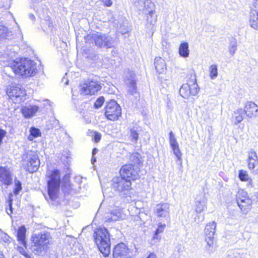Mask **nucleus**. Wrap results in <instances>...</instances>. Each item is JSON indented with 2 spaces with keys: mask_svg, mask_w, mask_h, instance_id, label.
I'll return each mask as SVG.
<instances>
[{
  "mask_svg": "<svg viewBox=\"0 0 258 258\" xmlns=\"http://www.w3.org/2000/svg\"><path fill=\"white\" fill-rule=\"evenodd\" d=\"M66 84H68V81H67L66 83Z\"/></svg>",
  "mask_w": 258,
  "mask_h": 258,
  "instance_id": "680f3d73",
  "label": "nucleus"
},
{
  "mask_svg": "<svg viewBox=\"0 0 258 258\" xmlns=\"http://www.w3.org/2000/svg\"><path fill=\"white\" fill-rule=\"evenodd\" d=\"M173 154L177 158V161H181L182 160V153L180 150L179 145L171 148Z\"/></svg>",
  "mask_w": 258,
  "mask_h": 258,
  "instance_id": "f704fd0d",
  "label": "nucleus"
},
{
  "mask_svg": "<svg viewBox=\"0 0 258 258\" xmlns=\"http://www.w3.org/2000/svg\"><path fill=\"white\" fill-rule=\"evenodd\" d=\"M7 93L9 98L15 103H20L26 99V90L20 84H12Z\"/></svg>",
  "mask_w": 258,
  "mask_h": 258,
  "instance_id": "0eeeda50",
  "label": "nucleus"
},
{
  "mask_svg": "<svg viewBox=\"0 0 258 258\" xmlns=\"http://www.w3.org/2000/svg\"><path fill=\"white\" fill-rule=\"evenodd\" d=\"M155 69L159 74L163 73L166 69L165 60L160 57H157L154 59Z\"/></svg>",
  "mask_w": 258,
  "mask_h": 258,
  "instance_id": "4be33fe9",
  "label": "nucleus"
},
{
  "mask_svg": "<svg viewBox=\"0 0 258 258\" xmlns=\"http://www.w3.org/2000/svg\"><path fill=\"white\" fill-rule=\"evenodd\" d=\"M188 83H189L190 95H197L199 92L200 88L197 84L196 77L194 76V79L189 81Z\"/></svg>",
  "mask_w": 258,
  "mask_h": 258,
  "instance_id": "393cba45",
  "label": "nucleus"
},
{
  "mask_svg": "<svg viewBox=\"0 0 258 258\" xmlns=\"http://www.w3.org/2000/svg\"><path fill=\"white\" fill-rule=\"evenodd\" d=\"M13 196L12 194H10L7 201V205L6 208V211L9 215H11L13 213Z\"/></svg>",
  "mask_w": 258,
  "mask_h": 258,
  "instance_id": "7c9ffc66",
  "label": "nucleus"
},
{
  "mask_svg": "<svg viewBox=\"0 0 258 258\" xmlns=\"http://www.w3.org/2000/svg\"><path fill=\"white\" fill-rule=\"evenodd\" d=\"M237 49V42L235 39L230 41L229 44V53L233 55Z\"/></svg>",
  "mask_w": 258,
  "mask_h": 258,
  "instance_id": "e433bc0d",
  "label": "nucleus"
},
{
  "mask_svg": "<svg viewBox=\"0 0 258 258\" xmlns=\"http://www.w3.org/2000/svg\"><path fill=\"white\" fill-rule=\"evenodd\" d=\"M29 18L31 20H34L35 19V16L34 15H33L32 14H29Z\"/></svg>",
  "mask_w": 258,
  "mask_h": 258,
  "instance_id": "4d7b16f0",
  "label": "nucleus"
},
{
  "mask_svg": "<svg viewBox=\"0 0 258 258\" xmlns=\"http://www.w3.org/2000/svg\"><path fill=\"white\" fill-rule=\"evenodd\" d=\"M139 2L141 1L142 3H143L145 5V7H146V6L147 5H148L150 4L152 6H153L154 4H152L151 2V0H137Z\"/></svg>",
  "mask_w": 258,
  "mask_h": 258,
  "instance_id": "603ef678",
  "label": "nucleus"
},
{
  "mask_svg": "<svg viewBox=\"0 0 258 258\" xmlns=\"http://www.w3.org/2000/svg\"><path fill=\"white\" fill-rule=\"evenodd\" d=\"M226 258H241L240 254L237 252H230Z\"/></svg>",
  "mask_w": 258,
  "mask_h": 258,
  "instance_id": "c03bdc74",
  "label": "nucleus"
},
{
  "mask_svg": "<svg viewBox=\"0 0 258 258\" xmlns=\"http://www.w3.org/2000/svg\"><path fill=\"white\" fill-rule=\"evenodd\" d=\"M46 175L49 177L47 181V192L49 199L55 201L58 198L60 184V172L58 170H50Z\"/></svg>",
  "mask_w": 258,
  "mask_h": 258,
  "instance_id": "20e7f679",
  "label": "nucleus"
},
{
  "mask_svg": "<svg viewBox=\"0 0 258 258\" xmlns=\"http://www.w3.org/2000/svg\"><path fill=\"white\" fill-rule=\"evenodd\" d=\"M104 98L103 96L99 97L94 103V107L95 108H100L104 102Z\"/></svg>",
  "mask_w": 258,
  "mask_h": 258,
  "instance_id": "a19ab883",
  "label": "nucleus"
},
{
  "mask_svg": "<svg viewBox=\"0 0 258 258\" xmlns=\"http://www.w3.org/2000/svg\"><path fill=\"white\" fill-rule=\"evenodd\" d=\"M6 134L7 132L5 130L0 129V145L2 144L3 140L6 136Z\"/></svg>",
  "mask_w": 258,
  "mask_h": 258,
  "instance_id": "49530a36",
  "label": "nucleus"
},
{
  "mask_svg": "<svg viewBox=\"0 0 258 258\" xmlns=\"http://www.w3.org/2000/svg\"><path fill=\"white\" fill-rule=\"evenodd\" d=\"M159 234L155 232V233L153 236L152 240L153 243H155L159 240L160 237L158 236Z\"/></svg>",
  "mask_w": 258,
  "mask_h": 258,
  "instance_id": "09e8293b",
  "label": "nucleus"
},
{
  "mask_svg": "<svg viewBox=\"0 0 258 258\" xmlns=\"http://www.w3.org/2000/svg\"><path fill=\"white\" fill-rule=\"evenodd\" d=\"M258 163V160L255 159H248V166L250 169H253L256 164Z\"/></svg>",
  "mask_w": 258,
  "mask_h": 258,
  "instance_id": "79ce46f5",
  "label": "nucleus"
},
{
  "mask_svg": "<svg viewBox=\"0 0 258 258\" xmlns=\"http://www.w3.org/2000/svg\"><path fill=\"white\" fill-rule=\"evenodd\" d=\"M131 184L130 179H126L121 175L112 179V188L119 192L128 191L131 188Z\"/></svg>",
  "mask_w": 258,
  "mask_h": 258,
  "instance_id": "9b49d317",
  "label": "nucleus"
},
{
  "mask_svg": "<svg viewBox=\"0 0 258 258\" xmlns=\"http://www.w3.org/2000/svg\"><path fill=\"white\" fill-rule=\"evenodd\" d=\"M96 76L89 78L81 85V92L85 95H94L102 88L103 85Z\"/></svg>",
  "mask_w": 258,
  "mask_h": 258,
  "instance_id": "423d86ee",
  "label": "nucleus"
},
{
  "mask_svg": "<svg viewBox=\"0 0 258 258\" xmlns=\"http://www.w3.org/2000/svg\"><path fill=\"white\" fill-rule=\"evenodd\" d=\"M179 54L183 57H187L189 55L188 44L187 42H182L179 48Z\"/></svg>",
  "mask_w": 258,
  "mask_h": 258,
  "instance_id": "bb28decb",
  "label": "nucleus"
},
{
  "mask_svg": "<svg viewBox=\"0 0 258 258\" xmlns=\"http://www.w3.org/2000/svg\"><path fill=\"white\" fill-rule=\"evenodd\" d=\"M144 13L147 15V27L151 30H153L156 24L157 20V15L155 11L152 9H147L145 8Z\"/></svg>",
  "mask_w": 258,
  "mask_h": 258,
  "instance_id": "f3484780",
  "label": "nucleus"
},
{
  "mask_svg": "<svg viewBox=\"0 0 258 258\" xmlns=\"http://www.w3.org/2000/svg\"><path fill=\"white\" fill-rule=\"evenodd\" d=\"M250 26L255 30L258 29V0L253 2L249 14Z\"/></svg>",
  "mask_w": 258,
  "mask_h": 258,
  "instance_id": "4468645a",
  "label": "nucleus"
},
{
  "mask_svg": "<svg viewBox=\"0 0 258 258\" xmlns=\"http://www.w3.org/2000/svg\"><path fill=\"white\" fill-rule=\"evenodd\" d=\"M22 162L24 170L30 173L37 171L40 164L36 152L32 150L26 151L23 155Z\"/></svg>",
  "mask_w": 258,
  "mask_h": 258,
  "instance_id": "39448f33",
  "label": "nucleus"
},
{
  "mask_svg": "<svg viewBox=\"0 0 258 258\" xmlns=\"http://www.w3.org/2000/svg\"><path fill=\"white\" fill-rule=\"evenodd\" d=\"M209 75L211 79H214L218 76V68L216 64H212L209 68Z\"/></svg>",
  "mask_w": 258,
  "mask_h": 258,
  "instance_id": "72a5a7b5",
  "label": "nucleus"
},
{
  "mask_svg": "<svg viewBox=\"0 0 258 258\" xmlns=\"http://www.w3.org/2000/svg\"><path fill=\"white\" fill-rule=\"evenodd\" d=\"M243 194L242 198H240L239 197L237 199V204L241 210H242L243 208L246 207L251 204V200L244 196L246 194L245 192Z\"/></svg>",
  "mask_w": 258,
  "mask_h": 258,
  "instance_id": "b1692460",
  "label": "nucleus"
},
{
  "mask_svg": "<svg viewBox=\"0 0 258 258\" xmlns=\"http://www.w3.org/2000/svg\"><path fill=\"white\" fill-rule=\"evenodd\" d=\"M120 217V213L118 210H113L111 211L109 215L104 217L106 222H115L118 220Z\"/></svg>",
  "mask_w": 258,
  "mask_h": 258,
  "instance_id": "5701e85b",
  "label": "nucleus"
},
{
  "mask_svg": "<svg viewBox=\"0 0 258 258\" xmlns=\"http://www.w3.org/2000/svg\"><path fill=\"white\" fill-rule=\"evenodd\" d=\"M165 226V224L159 223L158 228L155 232L158 234L162 233L164 231Z\"/></svg>",
  "mask_w": 258,
  "mask_h": 258,
  "instance_id": "37998d69",
  "label": "nucleus"
},
{
  "mask_svg": "<svg viewBox=\"0 0 258 258\" xmlns=\"http://www.w3.org/2000/svg\"><path fill=\"white\" fill-rule=\"evenodd\" d=\"M10 237L6 233H4L2 236V240L5 242H8L10 241Z\"/></svg>",
  "mask_w": 258,
  "mask_h": 258,
  "instance_id": "8fccbe9b",
  "label": "nucleus"
},
{
  "mask_svg": "<svg viewBox=\"0 0 258 258\" xmlns=\"http://www.w3.org/2000/svg\"><path fill=\"white\" fill-rule=\"evenodd\" d=\"M130 159L133 165H137L139 167L141 163L140 155L139 154L135 153L131 155Z\"/></svg>",
  "mask_w": 258,
  "mask_h": 258,
  "instance_id": "473e14b6",
  "label": "nucleus"
},
{
  "mask_svg": "<svg viewBox=\"0 0 258 258\" xmlns=\"http://www.w3.org/2000/svg\"><path fill=\"white\" fill-rule=\"evenodd\" d=\"M121 115V107L114 100L107 102L105 107V115L110 120H117Z\"/></svg>",
  "mask_w": 258,
  "mask_h": 258,
  "instance_id": "1a4fd4ad",
  "label": "nucleus"
},
{
  "mask_svg": "<svg viewBox=\"0 0 258 258\" xmlns=\"http://www.w3.org/2000/svg\"><path fill=\"white\" fill-rule=\"evenodd\" d=\"M255 159L258 160V157L256 153L254 151H251L249 154L248 159Z\"/></svg>",
  "mask_w": 258,
  "mask_h": 258,
  "instance_id": "de8ad7c7",
  "label": "nucleus"
},
{
  "mask_svg": "<svg viewBox=\"0 0 258 258\" xmlns=\"http://www.w3.org/2000/svg\"><path fill=\"white\" fill-rule=\"evenodd\" d=\"M130 133L131 138H132L131 140L135 143H137L139 138L137 131L135 128H132L130 131Z\"/></svg>",
  "mask_w": 258,
  "mask_h": 258,
  "instance_id": "58836bf2",
  "label": "nucleus"
},
{
  "mask_svg": "<svg viewBox=\"0 0 258 258\" xmlns=\"http://www.w3.org/2000/svg\"><path fill=\"white\" fill-rule=\"evenodd\" d=\"M98 150L97 149V148H94L92 150V156H94V155H95L98 152Z\"/></svg>",
  "mask_w": 258,
  "mask_h": 258,
  "instance_id": "5fc2aeb1",
  "label": "nucleus"
},
{
  "mask_svg": "<svg viewBox=\"0 0 258 258\" xmlns=\"http://www.w3.org/2000/svg\"><path fill=\"white\" fill-rule=\"evenodd\" d=\"M139 167L132 164H125L120 170V174L126 179L135 180L139 177Z\"/></svg>",
  "mask_w": 258,
  "mask_h": 258,
  "instance_id": "f8f14e48",
  "label": "nucleus"
},
{
  "mask_svg": "<svg viewBox=\"0 0 258 258\" xmlns=\"http://www.w3.org/2000/svg\"><path fill=\"white\" fill-rule=\"evenodd\" d=\"M10 39V32L6 27L0 25V39Z\"/></svg>",
  "mask_w": 258,
  "mask_h": 258,
  "instance_id": "2f4dec72",
  "label": "nucleus"
},
{
  "mask_svg": "<svg viewBox=\"0 0 258 258\" xmlns=\"http://www.w3.org/2000/svg\"><path fill=\"white\" fill-rule=\"evenodd\" d=\"M169 143L171 147L172 148L178 146V144L172 131H170V132L169 134Z\"/></svg>",
  "mask_w": 258,
  "mask_h": 258,
  "instance_id": "c9c22d12",
  "label": "nucleus"
},
{
  "mask_svg": "<svg viewBox=\"0 0 258 258\" xmlns=\"http://www.w3.org/2000/svg\"><path fill=\"white\" fill-rule=\"evenodd\" d=\"M41 136V132L39 129L35 127H32L30 129V135L28 137L29 141H33L34 138Z\"/></svg>",
  "mask_w": 258,
  "mask_h": 258,
  "instance_id": "c756f323",
  "label": "nucleus"
},
{
  "mask_svg": "<svg viewBox=\"0 0 258 258\" xmlns=\"http://www.w3.org/2000/svg\"><path fill=\"white\" fill-rule=\"evenodd\" d=\"M24 256L25 257V258H31L30 255H29L28 253H27L26 255H25Z\"/></svg>",
  "mask_w": 258,
  "mask_h": 258,
  "instance_id": "bf43d9fd",
  "label": "nucleus"
},
{
  "mask_svg": "<svg viewBox=\"0 0 258 258\" xmlns=\"http://www.w3.org/2000/svg\"><path fill=\"white\" fill-rule=\"evenodd\" d=\"M0 258H4V255L1 254V255H0Z\"/></svg>",
  "mask_w": 258,
  "mask_h": 258,
  "instance_id": "052dcab7",
  "label": "nucleus"
},
{
  "mask_svg": "<svg viewBox=\"0 0 258 258\" xmlns=\"http://www.w3.org/2000/svg\"><path fill=\"white\" fill-rule=\"evenodd\" d=\"M37 105H29L24 106L22 108V112L25 117L30 118L32 117L38 110Z\"/></svg>",
  "mask_w": 258,
  "mask_h": 258,
  "instance_id": "aec40b11",
  "label": "nucleus"
},
{
  "mask_svg": "<svg viewBox=\"0 0 258 258\" xmlns=\"http://www.w3.org/2000/svg\"><path fill=\"white\" fill-rule=\"evenodd\" d=\"M216 223L213 221L206 225L204 232L205 235V241L207 242L206 249L208 254H210L214 251L213 248L214 235L215 233Z\"/></svg>",
  "mask_w": 258,
  "mask_h": 258,
  "instance_id": "6e6552de",
  "label": "nucleus"
},
{
  "mask_svg": "<svg viewBox=\"0 0 258 258\" xmlns=\"http://www.w3.org/2000/svg\"><path fill=\"white\" fill-rule=\"evenodd\" d=\"M90 38L91 40L99 48H112L114 44L113 38L110 36L97 33L93 34Z\"/></svg>",
  "mask_w": 258,
  "mask_h": 258,
  "instance_id": "9d476101",
  "label": "nucleus"
},
{
  "mask_svg": "<svg viewBox=\"0 0 258 258\" xmlns=\"http://www.w3.org/2000/svg\"><path fill=\"white\" fill-rule=\"evenodd\" d=\"M238 176L240 180L243 181H248V185L252 184V180L249 178V175L247 173L246 171L243 170H240L238 173Z\"/></svg>",
  "mask_w": 258,
  "mask_h": 258,
  "instance_id": "c85d7f7f",
  "label": "nucleus"
},
{
  "mask_svg": "<svg viewBox=\"0 0 258 258\" xmlns=\"http://www.w3.org/2000/svg\"><path fill=\"white\" fill-rule=\"evenodd\" d=\"M26 249H27V246H26V247H25V248H24L23 247H21V246H18V250L19 252L21 254L23 255L24 256L26 255V254L27 253Z\"/></svg>",
  "mask_w": 258,
  "mask_h": 258,
  "instance_id": "a18cd8bd",
  "label": "nucleus"
},
{
  "mask_svg": "<svg viewBox=\"0 0 258 258\" xmlns=\"http://www.w3.org/2000/svg\"><path fill=\"white\" fill-rule=\"evenodd\" d=\"M12 173L7 167H0V181L7 186L12 183Z\"/></svg>",
  "mask_w": 258,
  "mask_h": 258,
  "instance_id": "2eb2a0df",
  "label": "nucleus"
},
{
  "mask_svg": "<svg viewBox=\"0 0 258 258\" xmlns=\"http://www.w3.org/2000/svg\"><path fill=\"white\" fill-rule=\"evenodd\" d=\"M154 212L159 217L168 218L169 217V205L168 203H161L156 205Z\"/></svg>",
  "mask_w": 258,
  "mask_h": 258,
  "instance_id": "dca6fc26",
  "label": "nucleus"
},
{
  "mask_svg": "<svg viewBox=\"0 0 258 258\" xmlns=\"http://www.w3.org/2000/svg\"><path fill=\"white\" fill-rule=\"evenodd\" d=\"M51 235L47 231H43L31 236L32 245L31 249L35 254L40 255L47 248L51 239Z\"/></svg>",
  "mask_w": 258,
  "mask_h": 258,
  "instance_id": "7ed1b4c3",
  "label": "nucleus"
},
{
  "mask_svg": "<svg viewBox=\"0 0 258 258\" xmlns=\"http://www.w3.org/2000/svg\"><path fill=\"white\" fill-rule=\"evenodd\" d=\"M94 241L100 251L106 257L110 253V235L108 230L99 228L94 233Z\"/></svg>",
  "mask_w": 258,
  "mask_h": 258,
  "instance_id": "f03ea898",
  "label": "nucleus"
},
{
  "mask_svg": "<svg viewBox=\"0 0 258 258\" xmlns=\"http://www.w3.org/2000/svg\"><path fill=\"white\" fill-rule=\"evenodd\" d=\"M26 227L24 225H22L19 228L17 233L18 241L25 247L26 246Z\"/></svg>",
  "mask_w": 258,
  "mask_h": 258,
  "instance_id": "412c9836",
  "label": "nucleus"
},
{
  "mask_svg": "<svg viewBox=\"0 0 258 258\" xmlns=\"http://www.w3.org/2000/svg\"><path fill=\"white\" fill-rule=\"evenodd\" d=\"M244 111L247 117L251 118L256 116V113L258 112V106L254 102L249 101L245 104Z\"/></svg>",
  "mask_w": 258,
  "mask_h": 258,
  "instance_id": "a211bd4d",
  "label": "nucleus"
},
{
  "mask_svg": "<svg viewBox=\"0 0 258 258\" xmlns=\"http://www.w3.org/2000/svg\"><path fill=\"white\" fill-rule=\"evenodd\" d=\"M189 83L183 84L180 90L179 93L184 98H188L190 96Z\"/></svg>",
  "mask_w": 258,
  "mask_h": 258,
  "instance_id": "a878e982",
  "label": "nucleus"
},
{
  "mask_svg": "<svg viewBox=\"0 0 258 258\" xmlns=\"http://www.w3.org/2000/svg\"><path fill=\"white\" fill-rule=\"evenodd\" d=\"M91 161H92V164H93L94 162H96V158L94 157V156H92Z\"/></svg>",
  "mask_w": 258,
  "mask_h": 258,
  "instance_id": "13d9d810",
  "label": "nucleus"
},
{
  "mask_svg": "<svg viewBox=\"0 0 258 258\" xmlns=\"http://www.w3.org/2000/svg\"><path fill=\"white\" fill-rule=\"evenodd\" d=\"M205 208V205L203 202H197L196 205V212L197 213H201L204 210Z\"/></svg>",
  "mask_w": 258,
  "mask_h": 258,
  "instance_id": "ea45409f",
  "label": "nucleus"
},
{
  "mask_svg": "<svg viewBox=\"0 0 258 258\" xmlns=\"http://www.w3.org/2000/svg\"><path fill=\"white\" fill-rule=\"evenodd\" d=\"M127 87V93L131 95H134L137 97L136 95H137V87L136 85V80L135 78V75L131 76L130 79H127L126 82Z\"/></svg>",
  "mask_w": 258,
  "mask_h": 258,
  "instance_id": "6ab92c4d",
  "label": "nucleus"
},
{
  "mask_svg": "<svg viewBox=\"0 0 258 258\" xmlns=\"http://www.w3.org/2000/svg\"><path fill=\"white\" fill-rule=\"evenodd\" d=\"M147 258H156V255L153 253H151Z\"/></svg>",
  "mask_w": 258,
  "mask_h": 258,
  "instance_id": "6e6d98bb",
  "label": "nucleus"
},
{
  "mask_svg": "<svg viewBox=\"0 0 258 258\" xmlns=\"http://www.w3.org/2000/svg\"><path fill=\"white\" fill-rule=\"evenodd\" d=\"M22 189L21 182L19 180L15 181V188L13 190L14 194L16 196L18 195Z\"/></svg>",
  "mask_w": 258,
  "mask_h": 258,
  "instance_id": "4c0bfd02",
  "label": "nucleus"
},
{
  "mask_svg": "<svg viewBox=\"0 0 258 258\" xmlns=\"http://www.w3.org/2000/svg\"><path fill=\"white\" fill-rule=\"evenodd\" d=\"M134 250L128 248L123 243L117 244L113 249V258H132Z\"/></svg>",
  "mask_w": 258,
  "mask_h": 258,
  "instance_id": "ddd939ff",
  "label": "nucleus"
},
{
  "mask_svg": "<svg viewBox=\"0 0 258 258\" xmlns=\"http://www.w3.org/2000/svg\"><path fill=\"white\" fill-rule=\"evenodd\" d=\"M36 63L27 58L15 60L11 63L13 72L23 77H29L34 76L37 71Z\"/></svg>",
  "mask_w": 258,
  "mask_h": 258,
  "instance_id": "f257e3e1",
  "label": "nucleus"
},
{
  "mask_svg": "<svg viewBox=\"0 0 258 258\" xmlns=\"http://www.w3.org/2000/svg\"><path fill=\"white\" fill-rule=\"evenodd\" d=\"M244 113V109L243 110L242 108H239L234 111V117L235 119V122H234L235 124H237L243 120V114Z\"/></svg>",
  "mask_w": 258,
  "mask_h": 258,
  "instance_id": "cd10ccee",
  "label": "nucleus"
},
{
  "mask_svg": "<svg viewBox=\"0 0 258 258\" xmlns=\"http://www.w3.org/2000/svg\"><path fill=\"white\" fill-rule=\"evenodd\" d=\"M101 138V135L99 133H95L94 136V139L96 143H98L100 141Z\"/></svg>",
  "mask_w": 258,
  "mask_h": 258,
  "instance_id": "3c124183",
  "label": "nucleus"
},
{
  "mask_svg": "<svg viewBox=\"0 0 258 258\" xmlns=\"http://www.w3.org/2000/svg\"><path fill=\"white\" fill-rule=\"evenodd\" d=\"M103 2L104 3V4L107 7L111 6L112 3L111 0H103Z\"/></svg>",
  "mask_w": 258,
  "mask_h": 258,
  "instance_id": "864d4df0",
  "label": "nucleus"
}]
</instances>
